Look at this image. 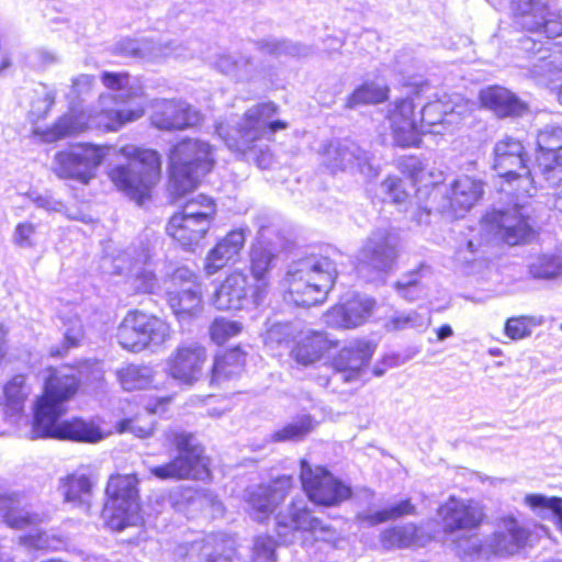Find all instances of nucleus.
I'll list each match as a JSON object with an SVG mask.
<instances>
[{"mask_svg":"<svg viewBox=\"0 0 562 562\" xmlns=\"http://www.w3.org/2000/svg\"><path fill=\"white\" fill-rule=\"evenodd\" d=\"M101 81L110 92L100 94L97 103L89 111L61 116L43 133L45 142H56L88 128L116 131L125 123L136 121L144 115V106L139 103L131 109L121 108L143 98V87L136 79L131 78L126 72L104 71L101 75Z\"/></svg>","mask_w":562,"mask_h":562,"instance_id":"nucleus-1","label":"nucleus"},{"mask_svg":"<svg viewBox=\"0 0 562 562\" xmlns=\"http://www.w3.org/2000/svg\"><path fill=\"white\" fill-rule=\"evenodd\" d=\"M44 394L38 398L32 428V438H56L97 442L102 439L100 429L82 419L60 420L66 409L64 403L78 389V381L69 369H48Z\"/></svg>","mask_w":562,"mask_h":562,"instance_id":"nucleus-2","label":"nucleus"},{"mask_svg":"<svg viewBox=\"0 0 562 562\" xmlns=\"http://www.w3.org/2000/svg\"><path fill=\"white\" fill-rule=\"evenodd\" d=\"M276 112L277 106L272 102L259 103L240 117L216 124V134L229 150L261 169H268L273 164V156L265 140L288 126L283 121H270Z\"/></svg>","mask_w":562,"mask_h":562,"instance_id":"nucleus-3","label":"nucleus"},{"mask_svg":"<svg viewBox=\"0 0 562 562\" xmlns=\"http://www.w3.org/2000/svg\"><path fill=\"white\" fill-rule=\"evenodd\" d=\"M415 103L407 97L396 100L387 113L394 142L401 147L417 146L420 133L442 134L445 124L452 123L453 109L442 100H436L423 106L420 123L415 120Z\"/></svg>","mask_w":562,"mask_h":562,"instance_id":"nucleus-4","label":"nucleus"},{"mask_svg":"<svg viewBox=\"0 0 562 562\" xmlns=\"http://www.w3.org/2000/svg\"><path fill=\"white\" fill-rule=\"evenodd\" d=\"M337 276L328 257L311 255L293 261L286 272L288 299L297 306L324 302Z\"/></svg>","mask_w":562,"mask_h":562,"instance_id":"nucleus-5","label":"nucleus"},{"mask_svg":"<svg viewBox=\"0 0 562 562\" xmlns=\"http://www.w3.org/2000/svg\"><path fill=\"white\" fill-rule=\"evenodd\" d=\"M170 191L177 196L194 190L201 179L214 165V149L207 142L184 138L176 144L169 154Z\"/></svg>","mask_w":562,"mask_h":562,"instance_id":"nucleus-6","label":"nucleus"},{"mask_svg":"<svg viewBox=\"0 0 562 562\" xmlns=\"http://www.w3.org/2000/svg\"><path fill=\"white\" fill-rule=\"evenodd\" d=\"M126 162L109 171L115 187L131 199L140 202L160 178V157L151 149L125 147Z\"/></svg>","mask_w":562,"mask_h":562,"instance_id":"nucleus-7","label":"nucleus"},{"mask_svg":"<svg viewBox=\"0 0 562 562\" xmlns=\"http://www.w3.org/2000/svg\"><path fill=\"white\" fill-rule=\"evenodd\" d=\"M168 442L175 446L177 456L169 462L149 468V473L159 480H196L209 474L207 458L203 447L189 432L168 430Z\"/></svg>","mask_w":562,"mask_h":562,"instance_id":"nucleus-8","label":"nucleus"},{"mask_svg":"<svg viewBox=\"0 0 562 562\" xmlns=\"http://www.w3.org/2000/svg\"><path fill=\"white\" fill-rule=\"evenodd\" d=\"M526 161L525 147L518 139L506 136L495 144L493 167L509 187H502V191L515 194L516 199L531 196L536 192L535 180Z\"/></svg>","mask_w":562,"mask_h":562,"instance_id":"nucleus-9","label":"nucleus"},{"mask_svg":"<svg viewBox=\"0 0 562 562\" xmlns=\"http://www.w3.org/2000/svg\"><path fill=\"white\" fill-rule=\"evenodd\" d=\"M137 484L138 480L133 474H117L109 479L103 515L110 528L123 530L140 520Z\"/></svg>","mask_w":562,"mask_h":562,"instance_id":"nucleus-10","label":"nucleus"},{"mask_svg":"<svg viewBox=\"0 0 562 562\" xmlns=\"http://www.w3.org/2000/svg\"><path fill=\"white\" fill-rule=\"evenodd\" d=\"M356 258L358 272L374 280L389 273L396 263V239L387 228H376L366 238Z\"/></svg>","mask_w":562,"mask_h":562,"instance_id":"nucleus-11","label":"nucleus"},{"mask_svg":"<svg viewBox=\"0 0 562 562\" xmlns=\"http://www.w3.org/2000/svg\"><path fill=\"white\" fill-rule=\"evenodd\" d=\"M519 49L526 59L519 66L526 68L532 78L548 86L562 81V45L524 36L519 41Z\"/></svg>","mask_w":562,"mask_h":562,"instance_id":"nucleus-12","label":"nucleus"},{"mask_svg":"<svg viewBox=\"0 0 562 562\" xmlns=\"http://www.w3.org/2000/svg\"><path fill=\"white\" fill-rule=\"evenodd\" d=\"M267 294L263 282L250 285L248 276L235 270L216 289L212 304L221 311H239L261 304Z\"/></svg>","mask_w":562,"mask_h":562,"instance_id":"nucleus-13","label":"nucleus"},{"mask_svg":"<svg viewBox=\"0 0 562 562\" xmlns=\"http://www.w3.org/2000/svg\"><path fill=\"white\" fill-rule=\"evenodd\" d=\"M103 157V148L90 144H78L55 155L54 171L59 178L88 183L94 178Z\"/></svg>","mask_w":562,"mask_h":562,"instance_id":"nucleus-14","label":"nucleus"},{"mask_svg":"<svg viewBox=\"0 0 562 562\" xmlns=\"http://www.w3.org/2000/svg\"><path fill=\"white\" fill-rule=\"evenodd\" d=\"M300 479L308 498L318 505L335 506L350 497V487L322 467L301 461Z\"/></svg>","mask_w":562,"mask_h":562,"instance_id":"nucleus-15","label":"nucleus"},{"mask_svg":"<svg viewBox=\"0 0 562 562\" xmlns=\"http://www.w3.org/2000/svg\"><path fill=\"white\" fill-rule=\"evenodd\" d=\"M437 515L443 533L450 538L477 528L485 516L479 502L457 496H450L442 503L437 510Z\"/></svg>","mask_w":562,"mask_h":562,"instance_id":"nucleus-16","label":"nucleus"},{"mask_svg":"<svg viewBox=\"0 0 562 562\" xmlns=\"http://www.w3.org/2000/svg\"><path fill=\"white\" fill-rule=\"evenodd\" d=\"M509 8L514 22L521 29L547 38L562 34V23L550 18L544 0H512Z\"/></svg>","mask_w":562,"mask_h":562,"instance_id":"nucleus-17","label":"nucleus"},{"mask_svg":"<svg viewBox=\"0 0 562 562\" xmlns=\"http://www.w3.org/2000/svg\"><path fill=\"white\" fill-rule=\"evenodd\" d=\"M151 124L162 131H183L199 126L204 115L182 99H160L153 103Z\"/></svg>","mask_w":562,"mask_h":562,"instance_id":"nucleus-18","label":"nucleus"},{"mask_svg":"<svg viewBox=\"0 0 562 562\" xmlns=\"http://www.w3.org/2000/svg\"><path fill=\"white\" fill-rule=\"evenodd\" d=\"M167 300L173 313L179 317L193 316L202 308L201 285L191 270L181 267L170 277Z\"/></svg>","mask_w":562,"mask_h":562,"instance_id":"nucleus-19","label":"nucleus"},{"mask_svg":"<svg viewBox=\"0 0 562 562\" xmlns=\"http://www.w3.org/2000/svg\"><path fill=\"white\" fill-rule=\"evenodd\" d=\"M207 355L199 342L179 345L166 360V372L184 385H193L203 375Z\"/></svg>","mask_w":562,"mask_h":562,"instance_id":"nucleus-20","label":"nucleus"},{"mask_svg":"<svg viewBox=\"0 0 562 562\" xmlns=\"http://www.w3.org/2000/svg\"><path fill=\"white\" fill-rule=\"evenodd\" d=\"M524 198L517 199L510 210L487 213L483 220L484 229L512 246L525 241L531 233V226L521 212L524 205L519 200Z\"/></svg>","mask_w":562,"mask_h":562,"instance_id":"nucleus-21","label":"nucleus"},{"mask_svg":"<svg viewBox=\"0 0 562 562\" xmlns=\"http://www.w3.org/2000/svg\"><path fill=\"white\" fill-rule=\"evenodd\" d=\"M370 159L369 153L350 139L335 140L324 153V162L333 172L356 168L366 177H375Z\"/></svg>","mask_w":562,"mask_h":562,"instance_id":"nucleus-22","label":"nucleus"},{"mask_svg":"<svg viewBox=\"0 0 562 562\" xmlns=\"http://www.w3.org/2000/svg\"><path fill=\"white\" fill-rule=\"evenodd\" d=\"M291 476H280L268 485H259L248 493L250 516L258 521L266 519L283 502L292 487Z\"/></svg>","mask_w":562,"mask_h":562,"instance_id":"nucleus-23","label":"nucleus"},{"mask_svg":"<svg viewBox=\"0 0 562 562\" xmlns=\"http://www.w3.org/2000/svg\"><path fill=\"white\" fill-rule=\"evenodd\" d=\"M321 519L313 516L304 498L294 499L286 514L277 516L278 537L284 544L293 542L296 531L313 533L319 528Z\"/></svg>","mask_w":562,"mask_h":562,"instance_id":"nucleus-24","label":"nucleus"},{"mask_svg":"<svg viewBox=\"0 0 562 562\" xmlns=\"http://www.w3.org/2000/svg\"><path fill=\"white\" fill-rule=\"evenodd\" d=\"M529 532L512 517H504L498 524L497 530L486 538V546L494 554H513L525 546Z\"/></svg>","mask_w":562,"mask_h":562,"instance_id":"nucleus-25","label":"nucleus"},{"mask_svg":"<svg viewBox=\"0 0 562 562\" xmlns=\"http://www.w3.org/2000/svg\"><path fill=\"white\" fill-rule=\"evenodd\" d=\"M375 302L370 297L355 296L348 302L334 306L325 315L329 326L353 328L361 325L371 314Z\"/></svg>","mask_w":562,"mask_h":562,"instance_id":"nucleus-26","label":"nucleus"},{"mask_svg":"<svg viewBox=\"0 0 562 562\" xmlns=\"http://www.w3.org/2000/svg\"><path fill=\"white\" fill-rule=\"evenodd\" d=\"M0 514L3 521L15 529L35 526L42 521L38 514L27 508L23 494L8 490H0Z\"/></svg>","mask_w":562,"mask_h":562,"instance_id":"nucleus-27","label":"nucleus"},{"mask_svg":"<svg viewBox=\"0 0 562 562\" xmlns=\"http://www.w3.org/2000/svg\"><path fill=\"white\" fill-rule=\"evenodd\" d=\"M480 100L484 108L493 111L498 117H518L528 112L527 103L503 87L495 86L482 90Z\"/></svg>","mask_w":562,"mask_h":562,"instance_id":"nucleus-28","label":"nucleus"},{"mask_svg":"<svg viewBox=\"0 0 562 562\" xmlns=\"http://www.w3.org/2000/svg\"><path fill=\"white\" fill-rule=\"evenodd\" d=\"M246 241L245 229L231 231L212 248L204 262V270L212 276L224 268L231 260L237 257Z\"/></svg>","mask_w":562,"mask_h":562,"instance_id":"nucleus-29","label":"nucleus"},{"mask_svg":"<svg viewBox=\"0 0 562 562\" xmlns=\"http://www.w3.org/2000/svg\"><path fill=\"white\" fill-rule=\"evenodd\" d=\"M249 252L250 272L256 283L263 282L266 292L269 291V273L277 266L279 249L265 238L262 231Z\"/></svg>","mask_w":562,"mask_h":562,"instance_id":"nucleus-30","label":"nucleus"},{"mask_svg":"<svg viewBox=\"0 0 562 562\" xmlns=\"http://www.w3.org/2000/svg\"><path fill=\"white\" fill-rule=\"evenodd\" d=\"M211 223L206 216L194 218L189 215L175 214L168 225L167 233L184 248L196 245L209 232Z\"/></svg>","mask_w":562,"mask_h":562,"instance_id":"nucleus-31","label":"nucleus"},{"mask_svg":"<svg viewBox=\"0 0 562 562\" xmlns=\"http://www.w3.org/2000/svg\"><path fill=\"white\" fill-rule=\"evenodd\" d=\"M120 54L128 57L160 58L168 56L182 57L186 48L177 42L154 43L148 40H124L117 44Z\"/></svg>","mask_w":562,"mask_h":562,"instance_id":"nucleus-32","label":"nucleus"},{"mask_svg":"<svg viewBox=\"0 0 562 562\" xmlns=\"http://www.w3.org/2000/svg\"><path fill=\"white\" fill-rule=\"evenodd\" d=\"M483 194V182L469 176L459 177L451 184L450 196L436 211L442 212L446 209L469 210Z\"/></svg>","mask_w":562,"mask_h":562,"instance_id":"nucleus-33","label":"nucleus"},{"mask_svg":"<svg viewBox=\"0 0 562 562\" xmlns=\"http://www.w3.org/2000/svg\"><path fill=\"white\" fill-rule=\"evenodd\" d=\"M374 345L368 341H355L342 348L334 360V368L344 375L345 381L351 380L371 359Z\"/></svg>","mask_w":562,"mask_h":562,"instance_id":"nucleus-34","label":"nucleus"},{"mask_svg":"<svg viewBox=\"0 0 562 562\" xmlns=\"http://www.w3.org/2000/svg\"><path fill=\"white\" fill-rule=\"evenodd\" d=\"M334 346L324 331L308 330L304 333L291 350V357L304 367L318 361Z\"/></svg>","mask_w":562,"mask_h":562,"instance_id":"nucleus-35","label":"nucleus"},{"mask_svg":"<svg viewBox=\"0 0 562 562\" xmlns=\"http://www.w3.org/2000/svg\"><path fill=\"white\" fill-rule=\"evenodd\" d=\"M137 329L143 342V350L148 347L161 346L170 337V326L168 323L154 315L134 311Z\"/></svg>","mask_w":562,"mask_h":562,"instance_id":"nucleus-36","label":"nucleus"},{"mask_svg":"<svg viewBox=\"0 0 562 562\" xmlns=\"http://www.w3.org/2000/svg\"><path fill=\"white\" fill-rule=\"evenodd\" d=\"M255 46L262 54L272 56L274 58H302L307 57L313 53L311 46L300 42H293L288 38H279L276 36H268L258 40L255 42Z\"/></svg>","mask_w":562,"mask_h":562,"instance_id":"nucleus-37","label":"nucleus"},{"mask_svg":"<svg viewBox=\"0 0 562 562\" xmlns=\"http://www.w3.org/2000/svg\"><path fill=\"white\" fill-rule=\"evenodd\" d=\"M201 562H232L234 541L225 535H210L198 542Z\"/></svg>","mask_w":562,"mask_h":562,"instance_id":"nucleus-38","label":"nucleus"},{"mask_svg":"<svg viewBox=\"0 0 562 562\" xmlns=\"http://www.w3.org/2000/svg\"><path fill=\"white\" fill-rule=\"evenodd\" d=\"M430 540L429 533L413 524L394 527L383 533L384 544L397 548L424 547Z\"/></svg>","mask_w":562,"mask_h":562,"instance_id":"nucleus-39","label":"nucleus"},{"mask_svg":"<svg viewBox=\"0 0 562 562\" xmlns=\"http://www.w3.org/2000/svg\"><path fill=\"white\" fill-rule=\"evenodd\" d=\"M527 270L532 279L554 280L562 278V254L541 252L531 255Z\"/></svg>","mask_w":562,"mask_h":562,"instance_id":"nucleus-40","label":"nucleus"},{"mask_svg":"<svg viewBox=\"0 0 562 562\" xmlns=\"http://www.w3.org/2000/svg\"><path fill=\"white\" fill-rule=\"evenodd\" d=\"M94 482L85 473H72L60 480L64 498L75 505H88Z\"/></svg>","mask_w":562,"mask_h":562,"instance_id":"nucleus-41","label":"nucleus"},{"mask_svg":"<svg viewBox=\"0 0 562 562\" xmlns=\"http://www.w3.org/2000/svg\"><path fill=\"white\" fill-rule=\"evenodd\" d=\"M245 366V355L239 348L226 351L223 356L216 357L211 382L221 384L225 381L238 376Z\"/></svg>","mask_w":562,"mask_h":562,"instance_id":"nucleus-42","label":"nucleus"},{"mask_svg":"<svg viewBox=\"0 0 562 562\" xmlns=\"http://www.w3.org/2000/svg\"><path fill=\"white\" fill-rule=\"evenodd\" d=\"M525 504L542 519H551L562 533V498L542 494H528Z\"/></svg>","mask_w":562,"mask_h":562,"instance_id":"nucleus-43","label":"nucleus"},{"mask_svg":"<svg viewBox=\"0 0 562 562\" xmlns=\"http://www.w3.org/2000/svg\"><path fill=\"white\" fill-rule=\"evenodd\" d=\"M218 71L233 76L238 80H249L254 75V64L250 57L244 55H220L213 63Z\"/></svg>","mask_w":562,"mask_h":562,"instance_id":"nucleus-44","label":"nucleus"},{"mask_svg":"<svg viewBox=\"0 0 562 562\" xmlns=\"http://www.w3.org/2000/svg\"><path fill=\"white\" fill-rule=\"evenodd\" d=\"M404 172H407L414 183H420L424 187H432L430 196L436 199L442 193L438 183L441 180V173L435 171H426L424 164L417 157H407L402 161Z\"/></svg>","mask_w":562,"mask_h":562,"instance_id":"nucleus-45","label":"nucleus"},{"mask_svg":"<svg viewBox=\"0 0 562 562\" xmlns=\"http://www.w3.org/2000/svg\"><path fill=\"white\" fill-rule=\"evenodd\" d=\"M5 413L11 416L22 412L31 390L26 385L24 375L13 376L4 386Z\"/></svg>","mask_w":562,"mask_h":562,"instance_id":"nucleus-46","label":"nucleus"},{"mask_svg":"<svg viewBox=\"0 0 562 562\" xmlns=\"http://www.w3.org/2000/svg\"><path fill=\"white\" fill-rule=\"evenodd\" d=\"M416 508L415 506L408 501H402L397 504H394L390 506L389 508H385L383 510L378 512H364L358 514L357 518L361 522H366L368 526H374L387 520H393L401 518L406 515H415Z\"/></svg>","mask_w":562,"mask_h":562,"instance_id":"nucleus-47","label":"nucleus"},{"mask_svg":"<svg viewBox=\"0 0 562 562\" xmlns=\"http://www.w3.org/2000/svg\"><path fill=\"white\" fill-rule=\"evenodd\" d=\"M117 378L126 391L143 390L151 385L154 372L149 367L130 364L117 371Z\"/></svg>","mask_w":562,"mask_h":562,"instance_id":"nucleus-48","label":"nucleus"},{"mask_svg":"<svg viewBox=\"0 0 562 562\" xmlns=\"http://www.w3.org/2000/svg\"><path fill=\"white\" fill-rule=\"evenodd\" d=\"M56 93L46 85H40L32 91L29 117L36 122L44 119L55 103Z\"/></svg>","mask_w":562,"mask_h":562,"instance_id":"nucleus-49","label":"nucleus"},{"mask_svg":"<svg viewBox=\"0 0 562 562\" xmlns=\"http://www.w3.org/2000/svg\"><path fill=\"white\" fill-rule=\"evenodd\" d=\"M116 338L119 344L126 350L133 352L143 350V342H140L134 311L128 312L123 318L117 328Z\"/></svg>","mask_w":562,"mask_h":562,"instance_id":"nucleus-50","label":"nucleus"},{"mask_svg":"<svg viewBox=\"0 0 562 562\" xmlns=\"http://www.w3.org/2000/svg\"><path fill=\"white\" fill-rule=\"evenodd\" d=\"M389 89L374 82H366L357 88L348 98V106L374 104L384 101L387 98Z\"/></svg>","mask_w":562,"mask_h":562,"instance_id":"nucleus-51","label":"nucleus"},{"mask_svg":"<svg viewBox=\"0 0 562 562\" xmlns=\"http://www.w3.org/2000/svg\"><path fill=\"white\" fill-rule=\"evenodd\" d=\"M314 429V420L311 416H301L286 424L282 429L272 435L273 441H297L303 439Z\"/></svg>","mask_w":562,"mask_h":562,"instance_id":"nucleus-52","label":"nucleus"},{"mask_svg":"<svg viewBox=\"0 0 562 562\" xmlns=\"http://www.w3.org/2000/svg\"><path fill=\"white\" fill-rule=\"evenodd\" d=\"M537 166L550 186L562 182V151L538 154Z\"/></svg>","mask_w":562,"mask_h":562,"instance_id":"nucleus-53","label":"nucleus"},{"mask_svg":"<svg viewBox=\"0 0 562 562\" xmlns=\"http://www.w3.org/2000/svg\"><path fill=\"white\" fill-rule=\"evenodd\" d=\"M156 408L146 409L144 415H137L133 418L124 419L119 424L121 432H132L138 438H146L153 435L155 420L153 414Z\"/></svg>","mask_w":562,"mask_h":562,"instance_id":"nucleus-54","label":"nucleus"},{"mask_svg":"<svg viewBox=\"0 0 562 562\" xmlns=\"http://www.w3.org/2000/svg\"><path fill=\"white\" fill-rule=\"evenodd\" d=\"M423 273L420 269L404 273L395 283L397 294L406 301L413 302L420 297L424 290L420 285Z\"/></svg>","mask_w":562,"mask_h":562,"instance_id":"nucleus-55","label":"nucleus"},{"mask_svg":"<svg viewBox=\"0 0 562 562\" xmlns=\"http://www.w3.org/2000/svg\"><path fill=\"white\" fill-rule=\"evenodd\" d=\"M429 316L427 314H419L415 311L407 314H398L391 317L385 327L389 330H403L407 328H426L429 324Z\"/></svg>","mask_w":562,"mask_h":562,"instance_id":"nucleus-56","label":"nucleus"},{"mask_svg":"<svg viewBox=\"0 0 562 562\" xmlns=\"http://www.w3.org/2000/svg\"><path fill=\"white\" fill-rule=\"evenodd\" d=\"M538 154L562 151V127L548 125L537 136Z\"/></svg>","mask_w":562,"mask_h":562,"instance_id":"nucleus-57","label":"nucleus"},{"mask_svg":"<svg viewBox=\"0 0 562 562\" xmlns=\"http://www.w3.org/2000/svg\"><path fill=\"white\" fill-rule=\"evenodd\" d=\"M462 535L463 536L460 538H451L458 554L463 557H472L475 554L487 555L491 553L488 547L486 546V541L482 543L481 539L476 535H469L468 532Z\"/></svg>","mask_w":562,"mask_h":562,"instance_id":"nucleus-58","label":"nucleus"},{"mask_svg":"<svg viewBox=\"0 0 562 562\" xmlns=\"http://www.w3.org/2000/svg\"><path fill=\"white\" fill-rule=\"evenodd\" d=\"M179 214L188 217L190 215L194 218L205 215L206 220L212 223L215 214V205L210 198L201 194L195 199L188 201Z\"/></svg>","mask_w":562,"mask_h":562,"instance_id":"nucleus-59","label":"nucleus"},{"mask_svg":"<svg viewBox=\"0 0 562 562\" xmlns=\"http://www.w3.org/2000/svg\"><path fill=\"white\" fill-rule=\"evenodd\" d=\"M240 330V323L225 318H217L211 325L210 334L212 340L218 345H222L231 337L238 335Z\"/></svg>","mask_w":562,"mask_h":562,"instance_id":"nucleus-60","label":"nucleus"},{"mask_svg":"<svg viewBox=\"0 0 562 562\" xmlns=\"http://www.w3.org/2000/svg\"><path fill=\"white\" fill-rule=\"evenodd\" d=\"M133 288L139 293H156L159 283L156 274L147 267L136 268Z\"/></svg>","mask_w":562,"mask_h":562,"instance_id":"nucleus-61","label":"nucleus"},{"mask_svg":"<svg viewBox=\"0 0 562 562\" xmlns=\"http://www.w3.org/2000/svg\"><path fill=\"white\" fill-rule=\"evenodd\" d=\"M293 334L291 324H273L265 335V344L269 347L288 345L293 338Z\"/></svg>","mask_w":562,"mask_h":562,"instance_id":"nucleus-62","label":"nucleus"},{"mask_svg":"<svg viewBox=\"0 0 562 562\" xmlns=\"http://www.w3.org/2000/svg\"><path fill=\"white\" fill-rule=\"evenodd\" d=\"M276 542L269 536H258L252 548V562H274Z\"/></svg>","mask_w":562,"mask_h":562,"instance_id":"nucleus-63","label":"nucleus"},{"mask_svg":"<svg viewBox=\"0 0 562 562\" xmlns=\"http://www.w3.org/2000/svg\"><path fill=\"white\" fill-rule=\"evenodd\" d=\"M532 326L535 323L530 317H512L505 324V334L513 340L522 339L531 335Z\"/></svg>","mask_w":562,"mask_h":562,"instance_id":"nucleus-64","label":"nucleus"}]
</instances>
